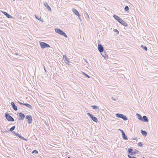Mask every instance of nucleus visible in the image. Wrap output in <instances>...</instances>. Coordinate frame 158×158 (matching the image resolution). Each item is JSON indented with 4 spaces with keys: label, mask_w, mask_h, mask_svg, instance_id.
Returning a JSON list of instances; mask_svg holds the SVG:
<instances>
[{
    "label": "nucleus",
    "mask_w": 158,
    "mask_h": 158,
    "mask_svg": "<svg viewBox=\"0 0 158 158\" xmlns=\"http://www.w3.org/2000/svg\"><path fill=\"white\" fill-rule=\"evenodd\" d=\"M15 126H13L11 128H10V131H13L15 128Z\"/></svg>",
    "instance_id": "27"
},
{
    "label": "nucleus",
    "mask_w": 158,
    "mask_h": 158,
    "mask_svg": "<svg viewBox=\"0 0 158 158\" xmlns=\"http://www.w3.org/2000/svg\"><path fill=\"white\" fill-rule=\"evenodd\" d=\"M16 135L18 136L19 138H20V139L23 140H24L26 141H27V139H26L24 138L21 135H19V134H16Z\"/></svg>",
    "instance_id": "13"
},
{
    "label": "nucleus",
    "mask_w": 158,
    "mask_h": 158,
    "mask_svg": "<svg viewBox=\"0 0 158 158\" xmlns=\"http://www.w3.org/2000/svg\"><path fill=\"white\" fill-rule=\"evenodd\" d=\"M25 118H32V117L31 115H27L26 116Z\"/></svg>",
    "instance_id": "25"
},
{
    "label": "nucleus",
    "mask_w": 158,
    "mask_h": 158,
    "mask_svg": "<svg viewBox=\"0 0 158 158\" xmlns=\"http://www.w3.org/2000/svg\"><path fill=\"white\" fill-rule=\"evenodd\" d=\"M91 107L94 110H99V107L97 106H92Z\"/></svg>",
    "instance_id": "18"
},
{
    "label": "nucleus",
    "mask_w": 158,
    "mask_h": 158,
    "mask_svg": "<svg viewBox=\"0 0 158 158\" xmlns=\"http://www.w3.org/2000/svg\"><path fill=\"white\" fill-rule=\"evenodd\" d=\"M86 15L87 16V17L88 18V19L89 18V15H88V14L87 13H86Z\"/></svg>",
    "instance_id": "36"
},
{
    "label": "nucleus",
    "mask_w": 158,
    "mask_h": 158,
    "mask_svg": "<svg viewBox=\"0 0 158 158\" xmlns=\"http://www.w3.org/2000/svg\"><path fill=\"white\" fill-rule=\"evenodd\" d=\"M40 47L42 49L46 48H48L50 47V46L49 44H46L45 43L42 42H40Z\"/></svg>",
    "instance_id": "3"
},
{
    "label": "nucleus",
    "mask_w": 158,
    "mask_h": 158,
    "mask_svg": "<svg viewBox=\"0 0 158 158\" xmlns=\"http://www.w3.org/2000/svg\"><path fill=\"white\" fill-rule=\"evenodd\" d=\"M5 117L6 118H13L10 116L8 113L5 114Z\"/></svg>",
    "instance_id": "14"
},
{
    "label": "nucleus",
    "mask_w": 158,
    "mask_h": 158,
    "mask_svg": "<svg viewBox=\"0 0 158 158\" xmlns=\"http://www.w3.org/2000/svg\"><path fill=\"white\" fill-rule=\"evenodd\" d=\"M139 151L135 149L133 150L132 149L129 148L128 149V153L130 155H133L138 153Z\"/></svg>",
    "instance_id": "4"
},
{
    "label": "nucleus",
    "mask_w": 158,
    "mask_h": 158,
    "mask_svg": "<svg viewBox=\"0 0 158 158\" xmlns=\"http://www.w3.org/2000/svg\"><path fill=\"white\" fill-rule=\"evenodd\" d=\"M141 47L145 51H147L148 50L146 46H143V45H141Z\"/></svg>",
    "instance_id": "22"
},
{
    "label": "nucleus",
    "mask_w": 158,
    "mask_h": 158,
    "mask_svg": "<svg viewBox=\"0 0 158 158\" xmlns=\"http://www.w3.org/2000/svg\"><path fill=\"white\" fill-rule=\"evenodd\" d=\"M93 120L94 122H97V119H92Z\"/></svg>",
    "instance_id": "37"
},
{
    "label": "nucleus",
    "mask_w": 158,
    "mask_h": 158,
    "mask_svg": "<svg viewBox=\"0 0 158 158\" xmlns=\"http://www.w3.org/2000/svg\"><path fill=\"white\" fill-rule=\"evenodd\" d=\"M113 17L116 20H117L118 22L123 25L125 27H127V23L122 20L118 16L115 15H114Z\"/></svg>",
    "instance_id": "1"
},
{
    "label": "nucleus",
    "mask_w": 158,
    "mask_h": 158,
    "mask_svg": "<svg viewBox=\"0 0 158 158\" xmlns=\"http://www.w3.org/2000/svg\"><path fill=\"white\" fill-rule=\"evenodd\" d=\"M115 116H114V117H113V118H115Z\"/></svg>",
    "instance_id": "41"
},
{
    "label": "nucleus",
    "mask_w": 158,
    "mask_h": 158,
    "mask_svg": "<svg viewBox=\"0 0 158 158\" xmlns=\"http://www.w3.org/2000/svg\"><path fill=\"white\" fill-rule=\"evenodd\" d=\"M66 64L68 65H70L71 64V62L69 61L68 60L65 62Z\"/></svg>",
    "instance_id": "24"
},
{
    "label": "nucleus",
    "mask_w": 158,
    "mask_h": 158,
    "mask_svg": "<svg viewBox=\"0 0 158 158\" xmlns=\"http://www.w3.org/2000/svg\"><path fill=\"white\" fill-rule=\"evenodd\" d=\"M98 49L99 51L101 53L103 52L104 50L103 47L101 44H98Z\"/></svg>",
    "instance_id": "7"
},
{
    "label": "nucleus",
    "mask_w": 158,
    "mask_h": 158,
    "mask_svg": "<svg viewBox=\"0 0 158 158\" xmlns=\"http://www.w3.org/2000/svg\"><path fill=\"white\" fill-rule=\"evenodd\" d=\"M8 120L10 121L13 122L14 121V119H8Z\"/></svg>",
    "instance_id": "34"
},
{
    "label": "nucleus",
    "mask_w": 158,
    "mask_h": 158,
    "mask_svg": "<svg viewBox=\"0 0 158 158\" xmlns=\"http://www.w3.org/2000/svg\"><path fill=\"white\" fill-rule=\"evenodd\" d=\"M69 158H70V157H69Z\"/></svg>",
    "instance_id": "44"
},
{
    "label": "nucleus",
    "mask_w": 158,
    "mask_h": 158,
    "mask_svg": "<svg viewBox=\"0 0 158 158\" xmlns=\"http://www.w3.org/2000/svg\"><path fill=\"white\" fill-rule=\"evenodd\" d=\"M63 59H64V60L65 62H66V61H68V57L66 56V55H63Z\"/></svg>",
    "instance_id": "19"
},
{
    "label": "nucleus",
    "mask_w": 158,
    "mask_h": 158,
    "mask_svg": "<svg viewBox=\"0 0 158 158\" xmlns=\"http://www.w3.org/2000/svg\"><path fill=\"white\" fill-rule=\"evenodd\" d=\"M143 121V122H148V119H140Z\"/></svg>",
    "instance_id": "29"
},
{
    "label": "nucleus",
    "mask_w": 158,
    "mask_h": 158,
    "mask_svg": "<svg viewBox=\"0 0 158 158\" xmlns=\"http://www.w3.org/2000/svg\"><path fill=\"white\" fill-rule=\"evenodd\" d=\"M23 105L25 106H26L27 107L29 108H32V106L30 104L28 103H24L23 104Z\"/></svg>",
    "instance_id": "20"
},
{
    "label": "nucleus",
    "mask_w": 158,
    "mask_h": 158,
    "mask_svg": "<svg viewBox=\"0 0 158 158\" xmlns=\"http://www.w3.org/2000/svg\"><path fill=\"white\" fill-rule=\"evenodd\" d=\"M136 115L138 118H148L146 116H144L143 117H142V116L138 113H137Z\"/></svg>",
    "instance_id": "10"
},
{
    "label": "nucleus",
    "mask_w": 158,
    "mask_h": 158,
    "mask_svg": "<svg viewBox=\"0 0 158 158\" xmlns=\"http://www.w3.org/2000/svg\"><path fill=\"white\" fill-rule=\"evenodd\" d=\"M114 31L117 34H118L119 33L118 31V30H117V29H114Z\"/></svg>",
    "instance_id": "31"
},
{
    "label": "nucleus",
    "mask_w": 158,
    "mask_h": 158,
    "mask_svg": "<svg viewBox=\"0 0 158 158\" xmlns=\"http://www.w3.org/2000/svg\"><path fill=\"white\" fill-rule=\"evenodd\" d=\"M44 6L46 7V9L47 10L49 11H51V9L50 7V6L48 5V3L46 2H44Z\"/></svg>",
    "instance_id": "8"
},
{
    "label": "nucleus",
    "mask_w": 158,
    "mask_h": 158,
    "mask_svg": "<svg viewBox=\"0 0 158 158\" xmlns=\"http://www.w3.org/2000/svg\"><path fill=\"white\" fill-rule=\"evenodd\" d=\"M72 11L75 15H77L79 17L80 16L78 11L74 8H73L72 9Z\"/></svg>",
    "instance_id": "9"
},
{
    "label": "nucleus",
    "mask_w": 158,
    "mask_h": 158,
    "mask_svg": "<svg viewBox=\"0 0 158 158\" xmlns=\"http://www.w3.org/2000/svg\"><path fill=\"white\" fill-rule=\"evenodd\" d=\"M119 130H120L122 132L123 139L126 140H127L128 138L127 136L125 135L124 131L122 130L121 129H119Z\"/></svg>",
    "instance_id": "6"
},
{
    "label": "nucleus",
    "mask_w": 158,
    "mask_h": 158,
    "mask_svg": "<svg viewBox=\"0 0 158 158\" xmlns=\"http://www.w3.org/2000/svg\"><path fill=\"white\" fill-rule=\"evenodd\" d=\"M11 105L12 106L13 109L14 110L16 111L17 110V107L16 106H15L14 102H11Z\"/></svg>",
    "instance_id": "11"
},
{
    "label": "nucleus",
    "mask_w": 158,
    "mask_h": 158,
    "mask_svg": "<svg viewBox=\"0 0 158 158\" xmlns=\"http://www.w3.org/2000/svg\"><path fill=\"white\" fill-rule=\"evenodd\" d=\"M87 114L91 118H97L96 117H94L93 115L89 113H87Z\"/></svg>",
    "instance_id": "15"
},
{
    "label": "nucleus",
    "mask_w": 158,
    "mask_h": 158,
    "mask_svg": "<svg viewBox=\"0 0 158 158\" xmlns=\"http://www.w3.org/2000/svg\"><path fill=\"white\" fill-rule=\"evenodd\" d=\"M35 18L38 20H40V19H41V18L40 17H38L37 16H36L35 15Z\"/></svg>",
    "instance_id": "30"
},
{
    "label": "nucleus",
    "mask_w": 158,
    "mask_h": 158,
    "mask_svg": "<svg viewBox=\"0 0 158 158\" xmlns=\"http://www.w3.org/2000/svg\"><path fill=\"white\" fill-rule=\"evenodd\" d=\"M19 104H21V105H23V103H21V102H19Z\"/></svg>",
    "instance_id": "39"
},
{
    "label": "nucleus",
    "mask_w": 158,
    "mask_h": 158,
    "mask_svg": "<svg viewBox=\"0 0 158 158\" xmlns=\"http://www.w3.org/2000/svg\"><path fill=\"white\" fill-rule=\"evenodd\" d=\"M138 145L139 146L141 147L142 146V145L141 142H139L138 143Z\"/></svg>",
    "instance_id": "33"
},
{
    "label": "nucleus",
    "mask_w": 158,
    "mask_h": 158,
    "mask_svg": "<svg viewBox=\"0 0 158 158\" xmlns=\"http://www.w3.org/2000/svg\"><path fill=\"white\" fill-rule=\"evenodd\" d=\"M19 116L21 118H24L25 116L24 114L21 113H19Z\"/></svg>",
    "instance_id": "17"
},
{
    "label": "nucleus",
    "mask_w": 158,
    "mask_h": 158,
    "mask_svg": "<svg viewBox=\"0 0 158 158\" xmlns=\"http://www.w3.org/2000/svg\"><path fill=\"white\" fill-rule=\"evenodd\" d=\"M129 8L128 6H126L124 8V10L126 11H128L129 10Z\"/></svg>",
    "instance_id": "23"
},
{
    "label": "nucleus",
    "mask_w": 158,
    "mask_h": 158,
    "mask_svg": "<svg viewBox=\"0 0 158 158\" xmlns=\"http://www.w3.org/2000/svg\"><path fill=\"white\" fill-rule=\"evenodd\" d=\"M102 55V56L105 58V59H107L108 58V56L107 55L106 53L104 52V53H102L101 54Z\"/></svg>",
    "instance_id": "16"
},
{
    "label": "nucleus",
    "mask_w": 158,
    "mask_h": 158,
    "mask_svg": "<svg viewBox=\"0 0 158 158\" xmlns=\"http://www.w3.org/2000/svg\"><path fill=\"white\" fill-rule=\"evenodd\" d=\"M111 99L112 100H114V101H115L116 100V99L113 97H112Z\"/></svg>",
    "instance_id": "35"
},
{
    "label": "nucleus",
    "mask_w": 158,
    "mask_h": 158,
    "mask_svg": "<svg viewBox=\"0 0 158 158\" xmlns=\"http://www.w3.org/2000/svg\"><path fill=\"white\" fill-rule=\"evenodd\" d=\"M143 158H145V157H143Z\"/></svg>",
    "instance_id": "43"
},
{
    "label": "nucleus",
    "mask_w": 158,
    "mask_h": 158,
    "mask_svg": "<svg viewBox=\"0 0 158 158\" xmlns=\"http://www.w3.org/2000/svg\"><path fill=\"white\" fill-rule=\"evenodd\" d=\"M8 18H11L12 17L10 15L8 14L7 12L4 11L2 12Z\"/></svg>",
    "instance_id": "12"
},
{
    "label": "nucleus",
    "mask_w": 158,
    "mask_h": 158,
    "mask_svg": "<svg viewBox=\"0 0 158 158\" xmlns=\"http://www.w3.org/2000/svg\"><path fill=\"white\" fill-rule=\"evenodd\" d=\"M115 116L118 118H127L126 116L121 114L117 113L115 114Z\"/></svg>",
    "instance_id": "5"
},
{
    "label": "nucleus",
    "mask_w": 158,
    "mask_h": 158,
    "mask_svg": "<svg viewBox=\"0 0 158 158\" xmlns=\"http://www.w3.org/2000/svg\"><path fill=\"white\" fill-rule=\"evenodd\" d=\"M141 133L143 135L145 136H146L147 135V133L144 131H141Z\"/></svg>",
    "instance_id": "21"
},
{
    "label": "nucleus",
    "mask_w": 158,
    "mask_h": 158,
    "mask_svg": "<svg viewBox=\"0 0 158 158\" xmlns=\"http://www.w3.org/2000/svg\"><path fill=\"white\" fill-rule=\"evenodd\" d=\"M35 152V153H38V151H36V150H34L32 151V153H34Z\"/></svg>",
    "instance_id": "32"
},
{
    "label": "nucleus",
    "mask_w": 158,
    "mask_h": 158,
    "mask_svg": "<svg viewBox=\"0 0 158 158\" xmlns=\"http://www.w3.org/2000/svg\"><path fill=\"white\" fill-rule=\"evenodd\" d=\"M83 75H85V77H88L89 78H90V77L87 74H86L85 73H84V72H83Z\"/></svg>",
    "instance_id": "26"
},
{
    "label": "nucleus",
    "mask_w": 158,
    "mask_h": 158,
    "mask_svg": "<svg viewBox=\"0 0 158 158\" xmlns=\"http://www.w3.org/2000/svg\"><path fill=\"white\" fill-rule=\"evenodd\" d=\"M16 55H18V54H17V53H16Z\"/></svg>",
    "instance_id": "42"
},
{
    "label": "nucleus",
    "mask_w": 158,
    "mask_h": 158,
    "mask_svg": "<svg viewBox=\"0 0 158 158\" xmlns=\"http://www.w3.org/2000/svg\"><path fill=\"white\" fill-rule=\"evenodd\" d=\"M124 120H127V119H124Z\"/></svg>",
    "instance_id": "40"
},
{
    "label": "nucleus",
    "mask_w": 158,
    "mask_h": 158,
    "mask_svg": "<svg viewBox=\"0 0 158 158\" xmlns=\"http://www.w3.org/2000/svg\"><path fill=\"white\" fill-rule=\"evenodd\" d=\"M55 31L56 33L62 35L65 37H67V35H66L65 33L61 30L60 29L56 28H55Z\"/></svg>",
    "instance_id": "2"
},
{
    "label": "nucleus",
    "mask_w": 158,
    "mask_h": 158,
    "mask_svg": "<svg viewBox=\"0 0 158 158\" xmlns=\"http://www.w3.org/2000/svg\"><path fill=\"white\" fill-rule=\"evenodd\" d=\"M32 122V119H28V122L29 123H30Z\"/></svg>",
    "instance_id": "28"
},
{
    "label": "nucleus",
    "mask_w": 158,
    "mask_h": 158,
    "mask_svg": "<svg viewBox=\"0 0 158 158\" xmlns=\"http://www.w3.org/2000/svg\"><path fill=\"white\" fill-rule=\"evenodd\" d=\"M44 70L46 72V69H45V67L44 65Z\"/></svg>",
    "instance_id": "38"
}]
</instances>
